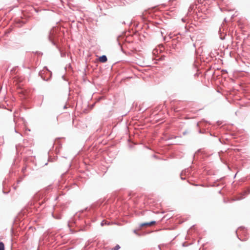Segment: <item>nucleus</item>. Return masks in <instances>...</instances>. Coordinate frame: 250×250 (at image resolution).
<instances>
[{
  "mask_svg": "<svg viewBox=\"0 0 250 250\" xmlns=\"http://www.w3.org/2000/svg\"><path fill=\"white\" fill-rule=\"evenodd\" d=\"M120 248V246L119 245H117L115 246L113 249V250H118Z\"/></svg>",
  "mask_w": 250,
  "mask_h": 250,
  "instance_id": "4",
  "label": "nucleus"
},
{
  "mask_svg": "<svg viewBox=\"0 0 250 250\" xmlns=\"http://www.w3.org/2000/svg\"><path fill=\"white\" fill-rule=\"evenodd\" d=\"M0 250H4V245L1 242H0Z\"/></svg>",
  "mask_w": 250,
  "mask_h": 250,
  "instance_id": "3",
  "label": "nucleus"
},
{
  "mask_svg": "<svg viewBox=\"0 0 250 250\" xmlns=\"http://www.w3.org/2000/svg\"><path fill=\"white\" fill-rule=\"evenodd\" d=\"M156 223L155 221H151L149 223H144L140 224L141 227H148L155 225Z\"/></svg>",
  "mask_w": 250,
  "mask_h": 250,
  "instance_id": "1",
  "label": "nucleus"
},
{
  "mask_svg": "<svg viewBox=\"0 0 250 250\" xmlns=\"http://www.w3.org/2000/svg\"><path fill=\"white\" fill-rule=\"evenodd\" d=\"M99 61L100 62L104 63V62H106L107 61V59L106 56L103 55L99 58Z\"/></svg>",
  "mask_w": 250,
  "mask_h": 250,
  "instance_id": "2",
  "label": "nucleus"
}]
</instances>
